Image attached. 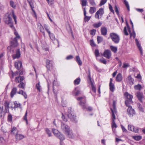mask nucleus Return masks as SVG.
Returning <instances> with one entry per match:
<instances>
[{"label":"nucleus","mask_w":145,"mask_h":145,"mask_svg":"<svg viewBox=\"0 0 145 145\" xmlns=\"http://www.w3.org/2000/svg\"><path fill=\"white\" fill-rule=\"evenodd\" d=\"M14 34L16 36L13 40L11 41L10 45L8 47V52H10V53H14L16 52V54H13L12 55L13 59H14L16 58H18L20 56V49L16 48L18 45L17 41V39H20V37L18 33L15 29Z\"/></svg>","instance_id":"obj_1"},{"label":"nucleus","mask_w":145,"mask_h":145,"mask_svg":"<svg viewBox=\"0 0 145 145\" xmlns=\"http://www.w3.org/2000/svg\"><path fill=\"white\" fill-rule=\"evenodd\" d=\"M116 101L114 100L113 103V108H110V110L111 111L112 114V129L113 131L115 132V129H114V128H116L117 127V125L115 122V120L116 119L115 115L117 114V110L116 107Z\"/></svg>","instance_id":"obj_2"},{"label":"nucleus","mask_w":145,"mask_h":145,"mask_svg":"<svg viewBox=\"0 0 145 145\" xmlns=\"http://www.w3.org/2000/svg\"><path fill=\"white\" fill-rule=\"evenodd\" d=\"M78 101H80V105L84 109H86L87 110L89 111H91L92 110V108L90 106L87 107L85 104L86 97L84 96L81 97H78L77 98Z\"/></svg>","instance_id":"obj_3"},{"label":"nucleus","mask_w":145,"mask_h":145,"mask_svg":"<svg viewBox=\"0 0 145 145\" xmlns=\"http://www.w3.org/2000/svg\"><path fill=\"white\" fill-rule=\"evenodd\" d=\"M127 31L129 32L130 34V38H131L132 37H133L134 39L135 38L136 33L135 31H133V32L132 33L131 31V29L128 25H127V27H124L123 32L125 35L127 36L129 35Z\"/></svg>","instance_id":"obj_4"},{"label":"nucleus","mask_w":145,"mask_h":145,"mask_svg":"<svg viewBox=\"0 0 145 145\" xmlns=\"http://www.w3.org/2000/svg\"><path fill=\"white\" fill-rule=\"evenodd\" d=\"M67 115L72 121L75 122H76V120L75 116L74 115V113L72 110V108L71 107H69V108L68 113Z\"/></svg>","instance_id":"obj_5"},{"label":"nucleus","mask_w":145,"mask_h":145,"mask_svg":"<svg viewBox=\"0 0 145 145\" xmlns=\"http://www.w3.org/2000/svg\"><path fill=\"white\" fill-rule=\"evenodd\" d=\"M110 37L112 41L115 44H118L120 41V37L119 35L116 33H112L110 34Z\"/></svg>","instance_id":"obj_6"},{"label":"nucleus","mask_w":145,"mask_h":145,"mask_svg":"<svg viewBox=\"0 0 145 145\" xmlns=\"http://www.w3.org/2000/svg\"><path fill=\"white\" fill-rule=\"evenodd\" d=\"M104 13V9L102 8H100L95 13V17L96 18L99 19V16H102Z\"/></svg>","instance_id":"obj_7"},{"label":"nucleus","mask_w":145,"mask_h":145,"mask_svg":"<svg viewBox=\"0 0 145 145\" xmlns=\"http://www.w3.org/2000/svg\"><path fill=\"white\" fill-rule=\"evenodd\" d=\"M127 113L130 117H132L135 114L134 109H133L131 106H129L127 110Z\"/></svg>","instance_id":"obj_8"},{"label":"nucleus","mask_w":145,"mask_h":145,"mask_svg":"<svg viewBox=\"0 0 145 145\" xmlns=\"http://www.w3.org/2000/svg\"><path fill=\"white\" fill-rule=\"evenodd\" d=\"M61 128L62 131L65 133L70 128L65 123L62 122L61 124Z\"/></svg>","instance_id":"obj_9"},{"label":"nucleus","mask_w":145,"mask_h":145,"mask_svg":"<svg viewBox=\"0 0 145 145\" xmlns=\"http://www.w3.org/2000/svg\"><path fill=\"white\" fill-rule=\"evenodd\" d=\"M103 55L106 58L109 59L111 56V52L109 50H106L104 52Z\"/></svg>","instance_id":"obj_10"},{"label":"nucleus","mask_w":145,"mask_h":145,"mask_svg":"<svg viewBox=\"0 0 145 145\" xmlns=\"http://www.w3.org/2000/svg\"><path fill=\"white\" fill-rule=\"evenodd\" d=\"M136 96L138 100L142 103H143L142 99L144 98V96L143 93L140 92L138 91L136 94Z\"/></svg>","instance_id":"obj_11"},{"label":"nucleus","mask_w":145,"mask_h":145,"mask_svg":"<svg viewBox=\"0 0 145 145\" xmlns=\"http://www.w3.org/2000/svg\"><path fill=\"white\" fill-rule=\"evenodd\" d=\"M46 67L48 70H50L52 68L53 62L52 61H50L48 59L46 60Z\"/></svg>","instance_id":"obj_12"},{"label":"nucleus","mask_w":145,"mask_h":145,"mask_svg":"<svg viewBox=\"0 0 145 145\" xmlns=\"http://www.w3.org/2000/svg\"><path fill=\"white\" fill-rule=\"evenodd\" d=\"M12 20L10 14H8V16L5 17L4 19V21L7 24H9L10 23L12 22Z\"/></svg>","instance_id":"obj_13"},{"label":"nucleus","mask_w":145,"mask_h":145,"mask_svg":"<svg viewBox=\"0 0 145 145\" xmlns=\"http://www.w3.org/2000/svg\"><path fill=\"white\" fill-rule=\"evenodd\" d=\"M124 95L127 99V100H129L130 102L132 101V99L133 98V95L129 94L127 92H126L124 93Z\"/></svg>","instance_id":"obj_14"},{"label":"nucleus","mask_w":145,"mask_h":145,"mask_svg":"<svg viewBox=\"0 0 145 145\" xmlns=\"http://www.w3.org/2000/svg\"><path fill=\"white\" fill-rule=\"evenodd\" d=\"M24 79V78L23 76H18L15 78V81L16 83H19L22 82Z\"/></svg>","instance_id":"obj_15"},{"label":"nucleus","mask_w":145,"mask_h":145,"mask_svg":"<svg viewBox=\"0 0 145 145\" xmlns=\"http://www.w3.org/2000/svg\"><path fill=\"white\" fill-rule=\"evenodd\" d=\"M126 81L127 83L131 85H132L133 84L134 80L132 78L131 75L129 76H128Z\"/></svg>","instance_id":"obj_16"},{"label":"nucleus","mask_w":145,"mask_h":145,"mask_svg":"<svg viewBox=\"0 0 145 145\" xmlns=\"http://www.w3.org/2000/svg\"><path fill=\"white\" fill-rule=\"evenodd\" d=\"M135 41L136 43V45L137 46L139 50L140 51V53L141 54V55H143V52L142 51V47L140 46V43H139V42L138 41L137 39H135Z\"/></svg>","instance_id":"obj_17"},{"label":"nucleus","mask_w":145,"mask_h":145,"mask_svg":"<svg viewBox=\"0 0 145 145\" xmlns=\"http://www.w3.org/2000/svg\"><path fill=\"white\" fill-rule=\"evenodd\" d=\"M101 34L104 36L106 35L107 33V30L105 27H102L101 28Z\"/></svg>","instance_id":"obj_18"},{"label":"nucleus","mask_w":145,"mask_h":145,"mask_svg":"<svg viewBox=\"0 0 145 145\" xmlns=\"http://www.w3.org/2000/svg\"><path fill=\"white\" fill-rule=\"evenodd\" d=\"M15 67L18 69L19 70L22 66V63L20 61L16 62L15 63Z\"/></svg>","instance_id":"obj_19"},{"label":"nucleus","mask_w":145,"mask_h":145,"mask_svg":"<svg viewBox=\"0 0 145 145\" xmlns=\"http://www.w3.org/2000/svg\"><path fill=\"white\" fill-rule=\"evenodd\" d=\"M65 133L68 136L69 138H72L74 137V135L72 133V130H70V129Z\"/></svg>","instance_id":"obj_20"},{"label":"nucleus","mask_w":145,"mask_h":145,"mask_svg":"<svg viewBox=\"0 0 145 145\" xmlns=\"http://www.w3.org/2000/svg\"><path fill=\"white\" fill-rule=\"evenodd\" d=\"M17 89L16 87L14 88L11 90L10 93V97L12 98L17 92Z\"/></svg>","instance_id":"obj_21"},{"label":"nucleus","mask_w":145,"mask_h":145,"mask_svg":"<svg viewBox=\"0 0 145 145\" xmlns=\"http://www.w3.org/2000/svg\"><path fill=\"white\" fill-rule=\"evenodd\" d=\"M15 137L16 139L18 140H21L24 137L23 135L19 134H16Z\"/></svg>","instance_id":"obj_22"},{"label":"nucleus","mask_w":145,"mask_h":145,"mask_svg":"<svg viewBox=\"0 0 145 145\" xmlns=\"http://www.w3.org/2000/svg\"><path fill=\"white\" fill-rule=\"evenodd\" d=\"M84 15L85 16L84 20L85 22H88L90 19L91 17L88 16H86V11L85 8H84Z\"/></svg>","instance_id":"obj_23"},{"label":"nucleus","mask_w":145,"mask_h":145,"mask_svg":"<svg viewBox=\"0 0 145 145\" xmlns=\"http://www.w3.org/2000/svg\"><path fill=\"white\" fill-rule=\"evenodd\" d=\"M33 12H35L33 8H34L33 0H27Z\"/></svg>","instance_id":"obj_24"},{"label":"nucleus","mask_w":145,"mask_h":145,"mask_svg":"<svg viewBox=\"0 0 145 145\" xmlns=\"http://www.w3.org/2000/svg\"><path fill=\"white\" fill-rule=\"evenodd\" d=\"M122 76L121 74L120 73H118L116 78V81L118 82H120L122 80Z\"/></svg>","instance_id":"obj_25"},{"label":"nucleus","mask_w":145,"mask_h":145,"mask_svg":"<svg viewBox=\"0 0 145 145\" xmlns=\"http://www.w3.org/2000/svg\"><path fill=\"white\" fill-rule=\"evenodd\" d=\"M52 131L54 135L56 137L59 136V134H60V133L59 132L58 130L54 129H52Z\"/></svg>","instance_id":"obj_26"},{"label":"nucleus","mask_w":145,"mask_h":145,"mask_svg":"<svg viewBox=\"0 0 145 145\" xmlns=\"http://www.w3.org/2000/svg\"><path fill=\"white\" fill-rule=\"evenodd\" d=\"M142 88L141 85L139 84L134 86V88L135 90L140 91L142 89Z\"/></svg>","instance_id":"obj_27"},{"label":"nucleus","mask_w":145,"mask_h":145,"mask_svg":"<svg viewBox=\"0 0 145 145\" xmlns=\"http://www.w3.org/2000/svg\"><path fill=\"white\" fill-rule=\"evenodd\" d=\"M18 131L16 127H14L11 130V133L12 134H17Z\"/></svg>","instance_id":"obj_28"},{"label":"nucleus","mask_w":145,"mask_h":145,"mask_svg":"<svg viewBox=\"0 0 145 145\" xmlns=\"http://www.w3.org/2000/svg\"><path fill=\"white\" fill-rule=\"evenodd\" d=\"M96 10V8L94 7H91L90 8L89 12L91 14H92L95 12Z\"/></svg>","instance_id":"obj_29"},{"label":"nucleus","mask_w":145,"mask_h":145,"mask_svg":"<svg viewBox=\"0 0 145 145\" xmlns=\"http://www.w3.org/2000/svg\"><path fill=\"white\" fill-rule=\"evenodd\" d=\"M76 61L79 65H82V62L79 56H77L76 57Z\"/></svg>","instance_id":"obj_30"},{"label":"nucleus","mask_w":145,"mask_h":145,"mask_svg":"<svg viewBox=\"0 0 145 145\" xmlns=\"http://www.w3.org/2000/svg\"><path fill=\"white\" fill-rule=\"evenodd\" d=\"M110 47L111 50L114 53H116L118 50L117 47L111 46H110Z\"/></svg>","instance_id":"obj_31"},{"label":"nucleus","mask_w":145,"mask_h":145,"mask_svg":"<svg viewBox=\"0 0 145 145\" xmlns=\"http://www.w3.org/2000/svg\"><path fill=\"white\" fill-rule=\"evenodd\" d=\"M14 108H22L21 104L19 103H18L17 101H14Z\"/></svg>","instance_id":"obj_32"},{"label":"nucleus","mask_w":145,"mask_h":145,"mask_svg":"<svg viewBox=\"0 0 145 145\" xmlns=\"http://www.w3.org/2000/svg\"><path fill=\"white\" fill-rule=\"evenodd\" d=\"M110 89L112 92H113L115 89L114 85L113 83L109 84Z\"/></svg>","instance_id":"obj_33"},{"label":"nucleus","mask_w":145,"mask_h":145,"mask_svg":"<svg viewBox=\"0 0 145 145\" xmlns=\"http://www.w3.org/2000/svg\"><path fill=\"white\" fill-rule=\"evenodd\" d=\"M45 130L46 133L48 135L49 137H50L52 136V133L50 130L47 128H46L45 129Z\"/></svg>","instance_id":"obj_34"},{"label":"nucleus","mask_w":145,"mask_h":145,"mask_svg":"<svg viewBox=\"0 0 145 145\" xmlns=\"http://www.w3.org/2000/svg\"><path fill=\"white\" fill-rule=\"evenodd\" d=\"M102 24V23L99 22L98 23H95L93 24V26L95 28H97L100 27Z\"/></svg>","instance_id":"obj_35"},{"label":"nucleus","mask_w":145,"mask_h":145,"mask_svg":"<svg viewBox=\"0 0 145 145\" xmlns=\"http://www.w3.org/2000/svg\"><path fill=\"white\" fill-rule=\"evenodd\" d=\"M36 88L39 92L41 91L42 88L41 86L40 85V82H39L38 83L36 84Z\"/></svg>","instance_id":"obj_36"},{"label":"nucleus","mask_w":145,"mask_h":145,"mask_svg":"<svg viewBox=\"0 0 145 145\" xmlns=\"http://www.w3.org/2000/svg\"><path fill=\"white\" fill-rule=\"evenodd\" d=\"M80 81V79L79 78H78L74 81V84L75 85H77L79 84Z\"/></svg>","instance_id":"obj_37"},{"label":"nucleus","mask_w":145,"mask_h":145,"mask_svg":"<svg viewBox=\"0 0 145 145\" xmlns=\"http://www.w3.org/2000/svg\"><path fill=\"white\" fill-rule=\"evenodd\" d=\"M25 84L22 82L18 85V86L20 88H22V89H24L25 88Z\"/></svg>","instance_id":"obj_38"},{"label":"nucleus","mask_w":145,"mask_h":145,"mask_svg":"<svg viewBox=\"0 0 145 145\" xmlns=\"http://www.w3.org/2000/svg\"><path fill=\"white\" fill-rule=\"evenodd\" d=\"M49 35L50 39L52 41H53L56 40L55 35L53 33H50Z\"/></svg>","instance_id":"obj_39"},{"label":"nucleus","mask_w":145,"mask_h":145,"mask_svg":"<svg viewBox=\"0 0 145 145\" xmlns=\"http://www.w3.org/2000/svg\"><path fill=\"white\" fill-rule=\"evenodd\" d=\"M4 113L3 106H0V117H1L2 116L3 114Z\"/></svg>","instance_id":"obj_40"},{"label":"nucleus","mask_w":145,"mask_h":145,"mask_svg":"<svg viewBox=\"0 0 145 145\" xmlns=\"http://www.w3.org/2000/svg\"><path fill=\"white\" fill-rule=\"evenodd\" d=\"M10 6L14 8H15L16 7L15 4L12 1H10Z\"/></svg>","instance_id":"obj_41"},{"label":"nucleus","mask_w":145,"mask_h":145,"mask_svg":"<svg viewBox=\"0 0 145 145\" xmlns=\"http://www.w3.org/2000/svg\"><path fill=\"white\" fill-rule=\"evenodd\" d=\"M76 89H75L73 92V94H74V95L76 96H78L79 95L81 94L80 91V90H77L76 92Z\"/></svg>","instance_id":"obj_42"},{"label":"nucleus","mask_w":145,"mask_h":145,"mask_svg":"<svg viewBox=\"0 0 145 145\" xmlns=\"http://www.w3.org/2000/svg\"><path fill=\"white\" fill-rule=\"evenodd\" d=\"M97 40L98 43L99 44L102 42L103 40V38L101 37L98 36L97 37Z\"/></svg>","instance_id":"obj_43"},{"label":"nucleus","mask_w":145,"mask_h":145,"mask_svg":"<svg viewBox=\"0 0 145 145\" xmlns=\"http://www.w3.org/2000/svg\"><path fill=\"white\" fill-rule=\"evenodd\" d=\"M81 2V5L82 6L84 7L86 6L87 4V0H80Z\"/></svg>","instance_id":"obj_44"},{"label":"nucleus","mask_w":145,"mask_h":145,"mask_svg":"<svg viewBox=\"0 0 145 145\" xmlns=\"http://www.w3.org/2000/svg\"><path fill=\"white\" fill-rule=\"evenodd\" d=\"M57 137L61 140H63L65 139L64 136L63 135L61 134L60 133L59 136Z\"/></svg>","instance_id":"obj_45"},{"label":"nucleus","mask_w":145,"mask_h":145,"mask_svg":"<svg viewBox=\"0 0 145 145\" xmlns=\"http://www.w3.org/2000/svg\"><path fill=\"white\" fill-rule=\"evenodd\" d=\"M12 15L13 16L14 19L15 24H17V20H16V16L15 15L14 12L13 10L12 11Z\"/></svg>","instance_id":"obj_46"},{"label":"nucleus","mask_w":145,"mask_h":145,"mask_svg":"<svg viewBox=\"0 0 145 145\" xmlns=\"http://www.w3.org/2000/svg\"><path fill=\"white\" fill-rule=\"evenodd\" d=\"M133 137L136 140H139L142 138V137L140 136H133Z\"/></svg>","instance_id":"obj_47"},{"label":"nucleus","mask_w":145,"mask_h":145,"mask_svg":"<svg viewBox=\"0 0 145 145\" xmlns=\"http://www.w3.org/2000/svg\"><path fill=\"white\" fill-rule=\"evenodd\" d=\"M44 26L45 30L48 33V34H50L51 33L49 30V29L48 26L46 24H44Z\"/></svg>","instance_id":"obj_48"},{"label":"nucleus","mask_w":145,"mask_h":145,"mask_svg":"<svg viewBox=\"0 0 145 145\" xmlns=\"http://www.w3.org/2000/svg\"><path fill=\"white\" fill-rule=\"evenodd\" d=\"M12 120V116L11 114H9L8 116V121L9 122H11Z\"/></svg>","instance_id":"obj_49"},{"label":"nucleus","mask_w":145,"mask_h":145,"mask_svg":"<svg viewBox=\"0 0 145 145\" xmlns=\"http://www.w3.org/2000/svg\"><path fill=\"white\" fill-rule=\"evenodd\" d=\"M137 106L138 108L139 109V110L142 112H144V110L143 108L142 107V106L140 104H137Z\"/></svg>","instance_id":"obj_50"},{"label":"nucleus","mask_w":145,"mask_h":145,"mask_svg":"<svg viewBox=\"0 0 145 145\" xmlns=\"http://www.w3.org/2000/svg\"><path fill=\"white\" fill-rule=\"evenodd\" d=\"M132 131L135 133H138L139 131V129L137 127H135L134 126V128H133Z\"/></svg>","instance_id":"obj_51"},{"label":"nucleus","mask_w":145,"mask_h":145,"mask_svg":"<svg viewBox=\"0 0 145 145\" xmlns=\"http://www.w3.org/2000/svg\"><path fill=\"white\" fill-rule=\"evenodd\" d=\"M107 0H101L99 4V6H101L104 5L106 2Z\"/></svg>","instance_id":"obj_52"},{"label":"nucleus","mask_w":145,"mask_h":145,"mask_svg":"<svg viewBox=\"0 0 145 145\" xmlns=\"http://www.w3.org/2000/svg\"><path fill=\"white\" fill-rule=\"evenodd\" d=\"M124 4L127 7L128 10H129V7L128 2L126 0L124 1Z\"/></svg>","instance_id":"obj_53"},{"label":"nucleus","mask_w":145,"mask_h":145,"mask_svg":"<svg viewBox=\"0 0 145 145\" xmlns=\"http://www.w3.org/2000/svg\"><path fill=\"white\" fill-rule=\"evenodd\" d=\"M96 32V30L95 29H93L90 31V34L93 36H94L95 35Z\"/></svg>","instance_id":"obj_54"},{"label":"nucleus","mask_w":145,"mask_h":145,"mask_svg":"<svg viewBox=\"0 0 145 145\" xmlns=\"http://www.w3.org/2000/svg\"><path fill=\"white\" fill-rule=\"evenodd\" d=\"M134 128V126L130 125H128V129L129 130L132 131L133 128Z\"/></svg>","instance_id":"obj_55"},{"label":"nucleus","mask_w":145,"mask_h":145,"mask_svg":"<svg viewBox=\"0 0 145 145\" xmlns=\"http://www.w3.org/2000/svg\"><path fill=\"white\" fill-rule=\"evenodd\" d=\"M91 85L92 91L94 92L95 93L96 92V89L95 87H94V85L93 83H91Z\"/></svg>","instance_id":"obj_56"},{"label":"nucleus","mask_w":145,"mask_h":145,"mask_svg":"<svg viewBox=\"0 0 145 145\" xmlns=\"http://www.w3.org/2000/svg\"><path fill=\"white\" fill-rule=\"evenodd\" d=\"M90 45L92 47H95L96 46L93 40H91L90 41Z\"/></svg>","instance_id":"obj_57"},{"label":"nucleus","mask_w":145,"mask_h":145,"mask_svg":"<svg viewBox=\"0 0 145 145\" xmlns=\"http://www.w3.org/2000/svg\"><path fill=\"white\" fill-rule=\"evenodd\" d=\"M95 54L96 57L100 56L99 51L98 50H95Z\"/></svg>","instance_id":"obj_58"},{"label":"nucleus","mask_w":145,"mask_h":145,"mask_svg":"<svg viewBox=\"0 0 145 145\" xmlns=\"http://www.w3.org/2000/svg\"><path fill=\"white\" fill-rule=\"evenodd\" d=\"M39 29H40V31L41 32L43 33L44 36L45 35L43 27L42 26L41 27H40Z\"/></svg>","instance_id":"obj_59"},{"label":"nucleus","mask_w":145,"mask_h":145,"mask_svg":"<svg viewBox=\"0 0 145 145\" xmlns=\"http://www.w3.org/2000/svg\"><path fill=\"white\" fill-rule=\"evenodd\" d=\"M90 4L91 5L95 6L96 5V4L94 0H90L89 1Z\"/></svg>","instance_id":"obj_60"},{"label":"nucleus","mask_w":145,"mask_h":145,"mask_svg":"<svg viewBox=\"0 0 145 145\" xmlns=\"http://www.w3.org/2000/svg\"><path fill=\"white\" fill-rule=\"evenodd\" d=\"M47 2L48 3V4L50 5H52L53 3H54V0H46Z\"/></svg>","instance_id":"obj_61"},{"label":"nucleus","mask_w":145,"mask_h":145,"mask_svg":"<svg viewBox=\"0 0 145 145\" xmlns=\"http://www.w3.org/2000/svg\"><path fill=\"white\" fill-rule=\"evenodd\" d=\"M27 110L25 114L24 117V119L26 121V122L27 123Z\"/></svg>","instance_id":"obj_62"},{"label":"nucleus","mask_w":145,"mask_h":145,"mask_svg":"<svg viewBox=\"0 0 145 145\" xmlns=\"http://www.w3.org/2000/svg\"><path fill=\"white\" fill-rule=\"evenodd\" d=\"M17 73L14 72L13 71H12V76L11 77V78H13L14 76H18Z\"/></svg>","instance_id":"obj_63"},{"label":"nucleus","mask_w":145,"mask_h":145,"mask_svg":"<svg viewBox=\"0 0 145 145\" xmlns=\"http://www.w3.org/2000/svg\"><path fill=\"white\" fill-rule=\"evenodd\" d=\"M99 61L100 62H101V63H103L104 64H106V61L105 60V59H100L99 60Z\"/></svg>","instance_id":"obj_64"}]
</instances>
